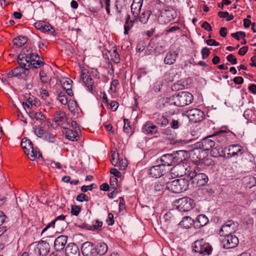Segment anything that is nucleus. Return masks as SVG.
<instances>
[{
    "instance_id": "obj_1",
    "label": "nucleus",
    "mask_w": 256,
    "mask_h": 256,
    "mask_svg": "<svg viewBox=\"0 0 256 256\" xmlns=\"http://www.w3.org/2000/svg\"><path fill=\"white\" fill-rule=\"evenodd\" d=\"M38 54L35 52L32 47L22 48L18 57V62L20 66L26 69H34L44 64L42 60H40Z\"/></svg>"
},
{
    "instance_id": "obj_2",
    "label": "nucleus",
    "mask_w": 256,
    "mask_h": 256,
    "mask_svg": "<svg viewBox=\"0 0 256 256\" xmlns=\"http://www.w3.org/2000/svg\"><path fill=\"white\" fill-rule=\"evenodd\" d=\"M184 153V150H180L172 154H164L160 158V164L166 168V166H171L182 162L185 160Z\"/></svg>"
},
{
    "instance_id": "obj_3",
    "label": "nucleus",
    "mask_w": 256,
    "mask_h": 256,
    "mask_svg": "<svg viewBox=\"0 0 256 256\" xmlns=\"http://www.w3.org/2000/svg\"><path fill=\"white\" fill-rule=\"evenodd\" d=\"M193 100V96L190 93L182 92L172 96L170 99V104L177 106H184L191 104Z\"/></svg>"
},
{
    "instance_id": "obj_4",
    "label": "nucleus",
    "mask_w": 256,
    "mask_h": 256,
    "mask_svg": "<svg viewBox=\"0 0 256 256\" xmlns=\"http://www.w3.org/2000/svg\"><path fill=\"white\" fill-rule=\"evenodd\" d=\"M189 181L185 178L176 179L166 183V188L174 193H181L188 188Z\"/></svg>"
},
{
    "instance_id": "obj_5",
    "label": "nucleus",
    "mask_w": 256,
    "mask_h": 256,
    "mask_svg": "<svg viewBox=\"0 0 256 256\" xmlns=\"http://www.w3.org/2000/svg\"><path fill=\"white\" fill-rule=\"evenodd\" d=\"M194 206L192 199L188 197H184L174 201V206L180 212H188L191 210Z\"/></svg>"
},
{
    "instance_id": "obj_6",
    "label": "nucleus",
    "mask_w": 256,
    "mask_h": 256,
    "mask_svg": "<svg viewBox=\"0 0 256 256\" xmlns=\"http://www.w3.org/2000/svg\"><path fill=\"white\" fill-rule=\"evenodd\" d=\"M192 168L188 164L182 162L176 163L171 169L172 174L175 176L181 177L187 175L188 178V173L192 171Z\"/></svg>"
},
{
    "instance_id": "obj_7",
    "label": "nucleus",
    "mask_w": 256,
    "mask_h": 256,
    "mask_svg": "<svg viewBox=\"0 0 256 256\" xmlns=\"http://www.w3.org/2000/svg\"><path fill=\"white\" fill-rule=\"evenodd\" d=\"M196 168L194 167L188 173V178L194 180L192 183L196 184L198 186H203L208 182V178L205 174L196 172Z\"/></svg>"
},
{
    "instance_id": "obj_8",
    "label": "nucleus",
    "mask_w": 256,
    "mask_h": 256,
    "mask_svg": "<svg viewBox=\"0 0 256 256\" xmlns=\"http://www.w3.org/2000/svg\"><path fill=\"white\" fill-rule=\"evenodd\" d=\"M238 226L237 222L230 220L222 226L218 234L221 236L231 234L238 230Z\"/></svg>"
},
{
    "instance_id": "obj_9",
    "label": "nucleus",
    "mask_w": 256,
    "mask_h": 256,
    "mask_svg": "<svg viewBox=\"0 0 256 256\" xmlns=\"http://www.w3.org/2000/svg\"><path fill=\"white\" fill-rule=\"evenodd\" d=\"M193 250L196 252L209 255L212 251V248L204 239L195 241Z\"/></svg>"
},
{
    "instance_id": "obj_10",
    "label": "nucleus",
    "mask_w": 256,
    "mask_h": 256,
    "mask_svg": "<svg viewBox=\"0 0 256 256\" xmlns=\"http://www.w3.org/2000/svg\"><path fill=\"white\" fill-rule=\"evenodd\" d=\"M50 244L46 241L38 242L34 246V252L36 256H46L50 251Z\"/></svg>"
},
{
    "instance_id": "obj_11",
    "label": "nucleus",
    "mask_w": 256,
    "mask_h": 256,
    "mask_svg": "<svg viewBox=\"0 0 256 256\" xmlns=\"http://www.w3.org/2000/svg\"><path fill=\"white\" fill-rule=\"evenodd\" d=\"M185 114L192 122H197L202 120L204 116V112L198 108H192L185 112Z\"/></svg>"
},
{
    "instance_id": "obj_12",
    "label": "nucleus",
    "mask_w": 256,
    "mask_h": 256,
    "mask_svg": "<svg viewBox=\"0 0 256 256\" xmlns=\"http://www.w3.org/2000/svg\"><path fill=\"white\" fill-rule=\"evenodd\" d=\"M222 240L223 248H232L238 246L239 242L238 239L235 235L228 234L223 236Z\"/></svg>"
},
{
    "instance_id": "obj_13",
    "label": "nucleus",
    "mask_w": 256,
    "mask_h": 256,
    "mask_svg": "<svg viewBox=\"0 0 256 256\" xmlns=\"http://www.w3.org/2000/svg\"><path fill=\"white\" fill-rule=\"evenodd\" d=\"M212 135L203 138L201 142H197L196 146L203 150L206 151L212 149L215 145V142Z\"/></svg>"
},
{
    "instance_id": "obj_14",
    "label": "nucleus",
    "mask_w": 256,
    "mask_h": 256,
    "mask_svg": "<svg viewBox=\"0 0 256 256\" xmlns=\"http://www.w3.org/2000/svg\"><path fill=\"white\" fill-rule=\"evenodd\" d=\"M166 172V168H164L162 164H159L150 168L148 174L150 177L157 178L164 175Z\"/></svg>"
},
{
    "instance_id": "obj_15",
    "label": "nucleus",
    "mask_w": 256,
    "mask_h": 256,
    "mask_svg": "<svg viewBox=\"0 0 256 256\" xmlns=\"http://www.w3.org/2000/svg\"><path fill=\"white\" fill-rule=\"evenodd\" d=\"M82 252L84 256H95L96 255L94 244L90 242H86L82 244Z\"/></svg>"
},
{
    "instance_id": "obj_16",
    "label": "nucleus",
    "mask_w": 256,
    "mask_h": 256,
    "mask_svg": "<svg viewBox=\"0 0 256 256\" xmlns=\"http://www.w3.org/2000/svg\"><path fill=\"white\" fill-rule=\"evenodd\" d=\"M30 69H26L23 68L22 66L20 67L16 68L10 71L7 74V76L8 78H12L13 77H16L18 78H23L26 76V70H28Z\"/></svg>"
},
{
    "instance_id": "obj_17",
    "label": "nucleus",
    "mask_w": 256,
    "mask_h": 256,
    "mask_svg": "<svg viewBox=\"0 0 256 256\" xmlns=\"http://www.w3.org/2000/svg\"><path fill=\"white\" fill-rule=\"evenodd\" d=\"M54 120L58 125L64 128H67L68 123L66 122L67 118L66 113L64 111L59 110L56 112Z\"/></svg>"
},
{
    "instance_id": "obj_18",
    "label": "nucleus",
    "mask_w": 256,
    "mask_h": 256,
    "mask_svg": "<svg viewBox=\"0 0 256 256\" xmlns=\"http://www.w3.org/2000/svg\"><path fill=\"white\" fill-rule=\"evenodd\" d=\"M228 157L232 158L239 155H242L244 153V149L242 146L238 144H232L228 147Z\"/></svg>"
},
{
    "instance_id": "obj_19",
    "label": "nucleus",
    "mask_w": 256,
    "mask_h": 256,
    "mask_svg": "<svg viewBox=\"0 0 256 256\" xmlns=\"http://www.w3.org/2000/svg\"><path fill=\"white\" fill-rule=\"evenodd\" d=\"M142 132L147 135H152L158 132V128L152 122H146L142 126Z\"/></svg>"
},
{
    "instance_id": "obj_20",
    "label": "nucleus",
    "mask_w": 256,
    "mask_h": 256,
    "mask_svg": "<svg viewBox=\"0 0 256 256\" xmlns=\"http://www.w3.org/2000/svg\"><path fill=\"white\" fill-rule=\"evenodd\" d=\"M143 0H134L132 4H131V12L134 18V20H137L140 14Z\"/></svg>"
},
{
    "instance_id": "obj_21",
    "label": "nucleus",
    "mask_w": 256,
    "mask_h": 256,
    "mask_svg": "<svg viewBox=\"0 0 256 256\" xmlns=\"http://www.w3.org/2000/svg\"><path fill=\"white\" fill-rule=\"evenodd\" d=\"M68 237L65 236H58L54 240V248L57 252L63 250L67 242Z\"/></svg>"
},
{
    "instance_id": "obj_22",
    "label": "nucleus",
    "mask_w": 256,
    "mask_h": 256,
    "mask_svg": "<svg viewBox=\"0 0 256 256\" xmlns=\"http://www.w3.org/2000/svg\"><path fill=\"white\" fill-rule=\"evenodd\" d=\"M65 254L66 256H79V248L75 244L70 243L66 248Z\"/></svg>"
},
{
    "instance_id": "obj_23",
    "label": "nucleus",
    "mask_w": 256,
    "mask_h": 256,
    "mask_svg": "<svg viewBox=\"0 0 256 256\" xmlns=\"http://www.w3.org/2000/svg\"><path fill=\"white\" fill-rule=\"evenodd\" d=\"M66 216L63 214H61L58 216H57L54 220H52L42 230L41 232V235H44L45 232L50 228L53 230L54 228L55 224L56 222H58V220L62 221L63 222H64V220Z\"/></svg>"
},
{
    "instance_id": "obj_24",
    "label": "nucleus",
    "mask_w": 256,
    "mask_h": 256,
    "mask_svg": "<svg viewBox=\"0 0 256 256\" xmlns=\"http://www.w3.org/2000/svg\"><path fill=\"white\" fill-rule=\"evenodd\" d=\"M178 53L175 51L168 52L164 58V62L166 64H173L178 58Z\"/></svg>"
},
{
    "instance_id": "obj_25",
    "label": "nucleus",
    "mask_w": 256,
    "mask_h": 256,
    "mask_svg": "<svg viewBox=\"0 0 256 256\" xmlns=\"http://www.w3.org/2000/svg\"><path fill=\"white\" fill-rule=\"evenodd\" d=\"M26 154L32 161L34 160L36 158H39L42 157V154L40 152L39 150L37 148H34V146L31 148L30 151H26Z\"/></svg>"
},
{
    "instance_id": "obj_26",
    "label": "nucleus",
    "mask_w": 256,
    "mask_h": 256,
    "mask_svg": "<svg viewBox=\"0 0 256 256\" xmlns=\"http://www.w3.org/2000/svg\"><path fill=\"white\" fill-rule=\"evenodd\" d=\"M208 218L204 214L198 215L196 221L194 224L196 227L200 228L206 226L208 222Z\"/></svg>"
},
{
    "instance_id": "obj_27",
    "label": "nucleus",
    "mask_w": 256,
    "mask_h": 256,
    "mask_svg": "<svg viewBox=\"0 0 256 256\" xmlns=\"http://www.w3.org/2000/svg\"><path fill=\"white\" fill-rule=\"evenodd\" d=\"M161 12L172 20H173L177 16L176 10L172 7H166Z\"/></svg>"
},
{
    "instance_id": "obj_28",
    "label": "nucleus",
    "mask_w": 256,
    "mask_h": 256,
    "mask_svg": "<svg viewBox=\"0 0 256 256\" xmlns=\"http://www.w3.org/2000/svg\"><path fill=\"white\" fill-rule=\"evenodd\" d=\"M30 118L32 120H36L40 122H44L46 120L45 116L41 112H34L30 111L28 114Z\"/></svg>"
},
{
    "instance_id": "obj_29",
    "label": "nucleus",
    "mask_w": 256,
    "mask_h": 256,
    "mask_svg": "<svg viewBox=\"0 0 256 256\" xmlns=\"http://www.w3.org/2000/svg\"><path fill=\"white\" fill-rule=\"evenodd\" d=\"M95 250L96 254L103 256L107 252L108 247L106 244L104 242H100L96 246H95Z\"/></svg>"
},
{
    "instance_id": "obj_30",
    "label": "nucleus",
    "mask_w": 256,
    "mask_h": 256,
    "mask_svg": "<svg viewBox=\"0 0 256 256\" xmlns=\"http://www.w3.org/2000/svg\"><path fill=\"white\" fill-rule=\"evenodd\" d=\"M193 224H194V220L188 216L183 218L182 220L179 223L180 226L186 228H190Z\"/></svg>"
},
{
    "instance_id": "obj_31",
    "label": "nucleus",
    "mask_w": 256,
    "mask_h": 256,
    "mask_svg": "<svg viewBox=\"0 0 256 256\" xmlns=\"http://www.w3.org/2000/svg\"><path fill=\"white\" fill-rule=\"evenodd\" d=\"M134 18V20H130V16L128 14L126 16V22L124 24V34H128L130 30L133 27Z\"/></svg>"
},
{
    "instance_id": "obj_32",
    "label": "nucleus",
    "mask_w": 256,
    "mask_h": 256,
    "mask_svg": "<svg viewBox=\"0 0 256 256\" xmlns=\"http://www.w3.org/2000/svg\"><path fill=\"white\" fill-rule=\"evenodd\" d=\"M72 80L70 78H66L62 84L63 88L66 90L67 94L69 96H72L73 92L72 90Z\"/></svg>"
},
{
    "instance_id": "obj_33",
    "label": "nucleus",
    "mask_w": 256,
    "mask_h": 256,
    "mask_svg": "<svg viewBox=\"0 0 256 256\" xmlns=\"http://www.w3.org/2000/svg\"><path fill=\"white\" fill-rule=\"evenodd\" d=\"M212 136H214V138H213L214 142L216 140L219 143H224L227 140L226 132L224 131H220L216 134Z\"/></svg>"
},
{
    "instance_id": "obj_34",
    "label": "nucleus",
    "mask_w": 256,
    "mask_h": 256,
    "mask_svg": "<svg viewBox=\"0 0 256 256\" xmlns=\"http://www.w3.org/2000/svg\"><path fill=\"white\" fill-rule=\"evenodd\" d=\"M65 132L66 138L70 140L76 141L78 140V133L76 130L74 131L72 130L68 129Z\"/></svg>"
},
{
    "instance_id": "obj_35",
    "label": "nucleus",
    "mask_w": 256,
    "mask_h": 256,
    "mask_svg": "<svg viewBox=\"0 0 256 256\" xmlns=\"http://www.w3.org/2000/svg\"><path fill=\"white\" fill-rule=\"evenodd\" d=\"M28 42V38L26 36H19L13 40L14 45L16 48H20Z\"/></svg>"
},
{
    "instance_id": "obj_36",
    "label": "nucleus",
    "mask_w": 256,
    "mask_h": 256,
    "mask_svg": "<svg viewBox=\"0 0 256 256\" xmlns=\"http://www.w3.org/2000/svg\"><path fill=\"white\" fill-rule=\"evenodd\" d=\"M21 146L24 150V152L26 154V151H30L31 148H32L33 144L30 140L24 138L22 140Z\"/></svg>"
},
{
    "instance_id": "obj_37",
    "label": "nucleus",
    "mask_w": 256,
    "mask_h": 256,
    "mask_svg": "<svg viewBox=\"0 0 256 256\" xmlns=\"http://www.w3.org/2000/svg\"><path fill=\"white\" fill-rule=\"evenodd\" d=\"M156 122L161 126H166L168 124V120L164 116L158 114L156 119Z\"/></svg>"
},
{
    "instance_id": "obj_38",
    "label": "nucleus",
    "mask_w": 256,
    "mask_h": 256,
    "mask_svg": "<svg viewBox=\"0 0 256 256\" xmlns=\"http://www.w3.org/2000/svg\"><path fill=\"white\" fill-rule=\"evenodd\" d=\"M210 154L212 156L215 158L224 156L222 154V148L219 146L213 147L211 150Z\"/></svg>"
},
{
    "instance_id": "obj_39",
    "label": "nucleus",
    "mask_w": 256,
    "mask_h": 256,
    "mask_svg": "<svg viewBox=\"0 0 256 256\" xmlns=\"http://www.w3.org/2000/svg\"><path fill=\"white\" fill-rule=\"evenodd\" d=\"M151 12L150 10L144 11L140 16H138L139 20L144 24H146L150 16Z\"/></svg>"
},
{
    "instance_id": "obj_40",
    "label": "nucleus",
    "mask_w": 256,
    "mask_h": 256,
    "mask_svg": "<svg viewBox=\"0 0 256 256\" xmlns=\"http://www.w3.org/2000/svg\"><path fill=\"white\" fill-rule=\"evenodd\" d=\"M85 86H86L88 91L91 92H93L94 88V82L92 78L90 76L86 80H85L84 82Z\"/></svg>"
},
{
    "instance_id": "obj_41",
    "label": "nucleus",
    "mask_w": 256,
    "mask_h": 256,
    "mask_svg": "<svg viewBox=\"0 0 256 256\" xmlns=\"http://www.w3.org/2000/svg\"><path fill=\"white\" fill-rule=\"evenodd\" d=\"M102 226V222L96 220L93 222L92 225L86 224V228L88 230H93L100 228Z\"/></svg>"
},
{
    "instance_id": "obj_42",
    "label": "nucleus",
    "mask_w": 256,
    "mask_h": 256,
    "mask_svg": "<svg viewBox=\"0 0 256 256\" xmlns=\"http://www.w3.org/2000/svg\"><path fill=\"white\" fill-rule=\"evenodd\" d=\"M158 20L159 24H168L170 22L172 21L162 12L158 16Z\"/></svg>"
},
{
    "instance_id": "obj_43",
    "label": "nucleus",
    "mask_w": 256,
    "mask_h": 256,
    "mask_svg": "<svg viewBox=\"0 0 256 256\" xmlns=\"http://www.w3.org/2000/svg\"><path fill=\"white\" fill-rule=\"evenodd\" d=\"M40 30L43 32H50V34H54L55 32L54 30L52 28V27L49 24H46L44 22V24H43L42 28L40 29Z\"/></svg>"
},
{
    "instance_id": "obj_44",
    "label": "nucleus",
    "mask_w": 256,
    "mask_h": 256,
    "mask_svg": "<svg viewBox=\"0 0 256 256\" xmlns=\"http://www.w3.org/2000/svg\"><path fill=\"white\" fill-rule=\"evenodd\" d=\"M44 139L46 141H47L50 142H54L56 140L55 136L53 134L46 132L44 134Z\"/></svg>"
},
{
    "instance_id": "obj_45",
    "label": "nucleus",
    "mask_w": 256,
    "mask_h": 256,
    "mask_svg": "<svg viewBox=\"0 0 256 256\" xmlns=\"http://www.w3.org/2000/svg\"><path fill=\"white\" fill-rule=\"evenodd\" d=\"M111 162L113 166H118V164L119 163H121V162L120 160L118 158V154L114 152L112 156Z\"/></svg>"
},
{
    "instance_id": "obj_46",
    "label": "nucleus",
    "mask_w": 256,
    "mask_h": 256,
    "mask_svg": "<svg viewBox=\"0 0 256 256\" xmlns=\"http://www.w3.org/2000/svg\"><path fill=\"white\" fill-rule=\"evenodd\" d=\"M81 208L78 205H72L71 206V214L74 216H78L81 211Z\"/></svg>"
},
{
    "instance_id": "obj_47",
    "label": "nucleus",
    "mask_w": 256,
    "mask_h": 256,
    "mask_svg": "<svg viewBox=\"0 0 256 256\" xmlns=\"http://www.w3.org/2000/svg\"><path fill=\"white\" fill-rule=\"evenodd\" d=\"M76 200L80 202H88L89 198L86 194L81 193L76 196Z\"/></svg>"
},
{
    "instance_id": "obj_48",
    "label": "nucleus",
    "mask_w": 256,
    "mask_h": 256,
    "mask_svg": "<svg viewBox=\"0 0 256 256\" xmlns=\"http://www.w3.org/2000/svg\"><path fill=\"white\" fill-rule=\"evenodd\" d=\"M58 101L63 105H66L68 103V98L66 96L60 92L58 95Z\"/></svg>"
},
{
    "instance_id": "obj_49",
    "label": "nucleus",
    "mask_w": 256,
    "mask_h": 256,
    "mask_svg": "<svg viewBox=\"0 0 256 256\" xmlns=\"http://www.w3.org/2000/svg\"><path fill=\"white\" fill-rule=\"evenodd\" d=\"M34 134L39 138H43L46 132L41 128H36L34 130Z\"/></svg>"
},
{
    "instance_id": "obj_50",
    "label": "nucleus",
    "mask_w": 256,
    "mask_h": 256,
    "mask_svg": "<svg viewBox=\"0 0 256 256\" xmlns=\"http://www.w3.org/2000/svg\"><path fill=\"white\" fill-rule=\"evenodd\" d=\"M231 36L237 40H239L240 38H244L246 36V34L243 32H238L232 34Z\"/></svg>"
},
{
    "instance_id": "obj_51",
    "label": "nucleus",
    "mask_w": 256,
    "mask_h": 256,
    "mask_svg": "<svg viewBox=\"0 0 256 256\" xmlns=\"http://www.w3.org/2000/svg\"><path fill=\"white\" fill-rule=\"evenodd\" d=\"M226 58V60L232 64H236L237 63V58L232 54H229L228 55Z\"/></svg>"
},
{
    "instance_id": "obj_52",
    "label": "nucleus",
    "mask_w": 256,
    "mask_h": 256,
    "mask_svg": "<svg viewBox=\"0 0 256 256\" xmlns=\"http://www.w3.org/2000/svg\"><path fill=\"white\" fill-rule=\"evenodd\" d=\"M28 100L29 102H30V105L32 108L34 106H38L40 104V101L37 98H30Z\"/></svg>"
},
{
    "instance_id": "obj_53",
    "label": "nucleus",
    "mask_w": 256,
    "mask_h": 256,
    "mask_svg": "<svg viewBox=\"0 0 256 256\" xmlns=\"http://www.w3.org/2000/svg\"><path fill=\"white\" fill-rule=\"evenodd\" d=\"M112 59L114 63L118 64L120 62L119 55L116 50H113L112 54Z\"/></svg>"
},
{
    "instance_id": "obj_54",
    "label": "nucleus",
    "mask_w": 256,
    "mask_h": 256,
    "mask_svg": "<svg viewBox=\"0 0 256 256\" xmlns=\"http://www.w3.org/2000/svg\"><path fill=\"white\" fill-rule=\"evenodd\" d=\"M124 130L126 133H129L131 130V128L129 124L128 120L126 118H124Z\"/></svg>"
},
{
    "instance_id": "obj_55",
    "label": "nucleus",
    "mask_w": 256,
    "mask_h": 256,
    "mask_svg": "<svg viewBox=\"0 0 256 256\" xmlns=\"http://www.w3.org/2000/svg\"><path fill=\"white\" fill-rule=\"evenodd\" d=\"M210 54L209 49L207 48H204L201 50V54L202 59H206L208 57Z\"/></svg>"
},
{
    "instance_id": "obj_56",
    "label": "nucleus",
    "mask_w": 256,
    "mask_h": 256,
    "mask_svg": "<svg viewBox=\"0 0 256 256\" xmlns=\"http://www.w3.org/2000/svg\"><path fill=\"white\" fill-rule=\"evenodd\" d=\"M88 72L87 70L86 69H82L80 72V79L84 82L85 80L87 79V78L90 77V76L88 74Z\"/></svg>"
},
{
    "instance_id": "obj_57",
    "label": "nucleus",
    "mask_w": 256,
    "mask_h": 256,
    "mask_svg": "<svg viewBox=\"0 0 256 256\" xmlns=\"http://www.w3.org/2000/svg\"><path fill=\"white\" fill-rule=\"evenodd\" d=\"M40 94L44 100H46L49 96L48 92L45 88H42L40 89Z\"/></svg>"
},
{
    "instance_id": "obj_58",
    "label": "nucleus",
    "mask_w": 256,
    "mask_h": 256,
    "mask_svg": "<svg viewBox=\"0 0 256 256\" xmlns=\"http://www.w3.org/2000/svg\"><path fill=\"white\" fill-rule=\"evenodd\" d=\"M118 180L116 177L112 176L110 178V188H116Z\"/></svg>"
},
{
    "instance_id": "obj_59",
    "label": "nucleus",
    "mask_w": 256,
    "mask_h": 256,
    "mask_svg": "<svg viewBox=\"0 0 256 256\" xmlns=\"http://www.w3.org/2000/svg\"><path fill=\"white\" fill-rule=\"evenodd\" d=\"M119 84V82L118 80H113L110 84V89L113 92H116V86Z\"/></svg>"
},
{
    "instance_id": "obj_60",
    "label": "nucleus",
    "mask_w": 256,
    "mask_h": 256,
    "mask_svg": "<svg viewBox=\"0 0 256 256\" xmlns=\"http://www.w3.org/2000/svg\"><path fill=\"white\" fill-rule=\"evenodd\" d=\"M114 215L112 213H109L106 219V222L109 226H112L114 224Z\"/></svg>"
},
{
    "instance_id": "obj_61",
    "label": "nucleus",
    "mask_w": 256,
    "mask_h": 256,
    "mask_svg": "<svg viewBox=\"0 0 256 256\" xmlns=\"http://www.w3.org/2000/svg\"><path fill=\"white\" fill-rule=\"evenodd\" d=\"M40 76L41 82L42 83H46L48 80V78H47L46 74L42 70H41L40 72Z\"/></svg>"
},
{
    "instance_id": "obj_62",
    "label": "nucleus",
    "mask_w": 256,
    "mask_h": 256,
    "mask_svg": "<svg viewBox=\"0 0 256 256\" xmlns=\"http://www.w3.org/2000/svg\"><path fill=\"white\" fill-rule=\"evenodd\" d=\"M202 163L206 166H212L214 164V162L210 158H206L203 160Z\"/></svg>"
},
{
    "instance_id": "obj_63",
    "label": "nucleus",
    "mask_w": 256,
    "mask_h": 256,
    "mask_svg": "<svg viewBox=\"0 0 256 256\" xmlns=\"http://www.w3.org/2000/svg\"><path fill=\"white\" fill-rule=\"evenodd\" d=\"M202 27L206 30H207L208 32H210L212 30V26H210V24L207 22H204L202 25Z\"/></svg>"
},
{
    "instance_id": "obj_64",
    "label": "nucleus",
    "mask_w": 256,
    "mask_h": 256,
    "mask_svg": "<svg viewBox=\"0 0 256 256\" xmlns=\"http://www.w3.org/2000/svg\"><path fill=\"white\" fill-rule=\"evenodd\" d=\"M94 186V184H91L89 186H83L81 188V190L84 192H86L88 190H91L93 188Z\"/></svg>"
}]
</instances>
